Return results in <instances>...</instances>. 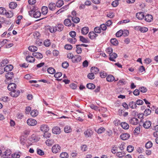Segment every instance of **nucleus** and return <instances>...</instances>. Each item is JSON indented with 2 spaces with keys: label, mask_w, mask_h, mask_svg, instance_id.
<instances>
[{
  "label": "nucleus",
  "mask_w": 158,
  "mask_h": 158,
  "mask_svg": "<svg viewBox=\"0 0 158 158\" xmlns=\"http://www.w3.org/2000/svg\"><path fill=\"white\" fill-rule=\"evenodd\" d=\"M64 28V26L63 24L59 23L55 27H50L49 28V31L52 33H55L57 31H61Z\"/></svg>",
  "instance_id": "obj_1"
},
{
  "label": "nucleus",
  "mask_w": 158,
  "mask_h": 158,
  "mask_svg": "<svg viewBox=\"0 0 158 158\" xmlns=\"http://www.w3.org/2000/svg\"><path fill=\"white\" fill-rule=\"evenodd\" d=\"M111 43L114 45L116 46L118 44V42L115 38H113L110 40Z\"/></svg>",
  "instance_id": "obj_36"
},
{
  "label": "nucleus",
  "mask_w": 158,
  "mask_h": 158,
  "mask_svg": "<svg viewBox=\"0 0 158 158\" xmlns=\"http://www.w3.org/2000/svg\"><path fill=\"white\" fill-rule=\"evenodd\" d=\"M52 132L55 134H59L61 132L60 129L58 127H56L52 129Z\"/></svg>",
  "instance_id": "obj_11"
},
{
  "label": "nucleus",
  "mask_w": 158,
  "mask_h": 158,
  "mask_svg": "<svg viewBox=\"0 0 158 158\" xmlns=\"http://www.w3.org/2000/svg\"><path fill=\"white\" fill-rule=\"evenodd\" d=\"M106 79L108 81L112 82L114 80V77L112 75H109L107 76Z\"/></svg>",
  "instance_id": "obj_30"
},
{
  "label": "nucleus",
  "mask_w": 158,
  "mask_h": 158,
  "mask_svg": "<svg viewBox=\"0 0 158 158\" xmlns=\"http://www.w3.org/2000/svg\"><path fill=\"white\" fill-rule=\"evenodd\" d=\"M89 37L91 40L95 39L98 35L94 32L91 31L89 32L88 34Z\"/></svg>",
  "instance_id": "obj_12"
},
{
  "label": "nucleus",
  "mask_w": 158,
  "mask_h": 158,
  "mask_svg": "<svg viewBox=\"0 0 158 158\" xmlns=\"http://www.w3.org/2000/svg\"><path fill=\"white\" fill-rule=\"evenodd\" d=\"M37 153L40 156H43L44 154V152L42 150L37 148Z\"/></svg>",
  "instance_id": "obj_57"
},
{
  "label": "nucleus",
  "mask_w": 158,
  "mask_h": 158,
  "mask_svg": "<svg viewBox=\"0 0 158 158\" xmlns=\"http://www.w3.org/2000/svg\"><path fill=\"white\" fill-rule=\"evenodd\" d=\"M107 16L110 18H112L114 16V13L112 12H110L107 14Z\"/></svg>",
  "instance_id": "obj_54"
},
{
  "label": "nucleus",
  "mask_w": 158,
  "mask_h": 158,
  "mask_svg": "<svg viewBox=\"0 0 158 158\" xmlns=\"http://www.w3.org/2000/svg\"><path fill=\"white\" fill-rule=\"evenodd\" d=\"M62 66L64 68L66 69L69 66V63L67 62H65L62 63Z\"/></svg>",
  "instance_id": "obj_63"
},
{
  "label": "nucleus",
  "mask_w": 158,
  "mask_h": 158,
  "mask_svg": "<svg viewBox=\"0 0 158 158\" xmlns=\"http://www.w3.org/2000/svg\"><path fill=\"white\" fill-rule=\"evenodd\" d=\"M64 4V2L62 0H59L56 4V6L59 7H61Z\"/></svg>",
  "instance_id": "obj_39"
},
{
  "label": "nucleus",
  "mask_w": 158,
  "mask_h": 158,
  "mask_svg": "<svg viewBox=\"0 0 158 158\" xmlns=\"http://www.w3.org/2000/svg\"><path fill=\"white\" fill-rule=\"evenodd\" d=\"M129 106L132 109H135L137 107L136 102L133 101L130 102L129 103Z\"/></svg>",
  "instance_id": "obj_27"
},
{
  "label": "nucleus",
  "mask_w": 158,
  "mask_h": 158,
  "mask_svg": "<svg viewBox=\"0 0 158 158\" xmlns=\"http://www.w3.org/2000/svg\"><path fill=\"white\" fill-rule=\"evenodd\" d=\"M29 15L31 16H33L35 18H38L41 16V13L38 10H35L32 9L29 12Z\"/></svg>",
  "instance_id": "obj_2"
},
{
  "label": "nucleus",
  "mask_w": 158,
  "mask_h": 158,
  "mask_svg": "<svg viewBox=\"0 0 158 158\" xmlns=\"http://www.w3.org/2000/svg\"><path fill=\"white\" fill-rule=\"evenodd\" d=\"M105 131V128L103 127H101L98 128L96 131L98 134H100L102 133Z\"/></svg>",
  "instance_id": "obj_42"
},
{
  "label": "nucleus",
  "mask_w": 158,
  "mask_h": 158,
  "mask_svg": "<svg viewBox=\"0 0 158 158\" xmlns=\"http://www.w3.org/2000/svg\"><path fill=\"white\" fill-rule=\"evenodd\" d=\"M20 92L19 90H13V91L10 92V95L14 97H17L20 94Z\"/></svg>",
  "instance_id": "obj_5"
},
{
  "label": "nucleus",
  "mask_w": 158,
  "mask_h": 158,
  "mask_svg": "<svg viewBox=\"0 0 158 158\" xmlns=\"http://www.w3.org/2000/svg\"><path fill=\"white\" fill-rule=\"evenodd\" d=\"M40 139V138H38L35 135H32L31 138L30 139V140L32 143H34L37 142Z\"/></svg>",
  "instance_id": "obj_10"
},
{
  "label": "nucleus",
  "mask_w": 158,
  "mask_h": 158,
  "mask_svg": "<svg viewBox=\"0 0 158 158\" xmlns=\"http://www.w3.org/2000/svg\"><path fill=\"white\" fill-rule=\"evenodd\" d=\"M151 113V110L149 109H147L145 110L143 114L145 116H148Z\"/></svg>",
  "instance_id": "obj_52"
},
{
  "label": "nucleus",
  "mask_w": 158,
  "mask_h": 158,
  "mask_svg": "<svg viewBox=\"0 0 158 158\" xmlns=\"http://www.w3.org/2000/svg\"><path fill=\"white\" fill-rule=\"evenodd\" d=\"M8 41L7 40L5 39L3 40L2 41L0 42V47H2L5 44L7 43V42Z\"/></svg>",
  "instance_id": "obj_58"
},
{
  "label": "nucleus",
  "mask_w": 158,
  "mask_h": 158,
  "mask_svg": "<svg viewBox=\"0 0 158 158\" xmlns=\"http://www.w3.org/2000/svg\"><path fill=\"white\" fill-rule=\"evenodd\" d=\"M88 78L91 80L93 79L95 77L94 74L93 73H89L87 75Z\"/></svg>",
  "instance_id": "obj_47"
},
{
  "label": "nucleus",
  "mask_w": 158,
  "mask_h": 158,
  "mask_svg": "<svg viewBox=\"0 0 158 158\" xmlns=\"http://www.w3.org/2000/svg\"><path fill=\"white\" fill-rule=\"evenodd\" d=\"M44 45L46 47H49L50 45V42L49 40H45L44 42Z\"/></svg>",
  "instance_id": "obj_60"
},
{
  "label": "nucleus",
  "mask_w": 158,
  "mask_h": 158,
  "mask_svg": "<svg viewBox=\"0 0 158 158\" xmlns=\"http://www.w3.org/2000/svg\"><path fill=\"white\" fill-rule=\"evenodd\" d=\"M27 124L31 126H34L36 125L37 123V122L36 120L31 118L28 119L27 121Z\"/></svg>",
  "instance_id": "obj_4"
},
{
  "label": "nucleus",
  "mask_w": 158,
  "mask_h": 158,
  "mask_svg": "<svg viewBox=\"0 0 158 158\" xmlns=\"http://www.w3.org/2000/svg\"><path fill=\"white\" fill-rule=\"evenodd\" d=\"M143 126L146 129L148 128L151 126V123L150 121H147L143 122Z\"/></svg>",
  "instance_id": "obj_13"
},
{
  "label": "nucleus",
  "mask_w": 158,
  "mask_h": 158,
  "mask_svg": "<svg viewBox=\"0 0 158 158\" xmlns=\"http://www.w3.org/2000/svg\"><path fill=\"white\" fill-rule=\"evenodd\" d=\"M81 56L80 55L76 56H74L73 59V62H80L81 60Z\"/></svg>",
  "instance_id": "obj_22"
},
{
  "label": "nucleus",
  "mask_w": 158,
  "mask_h": 158,
  "mask_svg": "<svg viewBox=\"0 0 158 158\" xmlns=\"http://www.w3.org/2000/svg\"><path fill=\"white\" fill-rule=\"evenodd\" d=\"M125 155V153L124 152H118L116 154V156H117L119 157V158L121 157L124 156Z\"/></svg>",
  "instance_id": "obj_49"
},
{
  "label": "nucleus",
  "mask_w": 158,
  "mask_h": 158,
  "mask_svg": "<svg viewBox=\"0 0 158 158\" xmlns=\"http://www.w3.org/2000/svg\"><path fill=\"white\" fill-rule=\"evenodd\" d=\"M136 17L139 20L143 19L144 17V13L143 12H138L136 14Z\"/></svg>",
  "instance_id": "obj_7"
},
{
  "label": "nucleus",
  "mask_w": 158,
  "mask_h": 158,
  "mask_svg": "<svg viewBox=\"0 0 158 158\" xmlns=\"http://www.w3.org/2000/svg\"><path fill=\"white\" fill-rule=\"evenodd\" d=\"M26 60L29 62L32 63L35 61V58L31 56H28L26 58Z\"/></svg>",
  "instance_id": "obj_29"
},
{
  "label": "nucleus",
  "mask_w": 158,
  "mask_h": 158,
  "mask_svg": "<svg viewBox=\"0 0 158 158\" xmlns=\"http://www.w3.org/2000/svg\"><path fill=\"white\" fill-rule=\"evenodd\" d=\"M48 72L51 74H53L56 72L55 69L52 67H50L47 69Z\"/></svg>",
  "instance_id": "obj_41"
},
{
  "label": "nucleus",
  "mask_w": 158,
  "mask_h": 158,
  "mask_svg": "<svg viewBox=\"0 0 158 158\" xmlns=\"http://www.w3.org/2000/svg\"><path fill=\"white\" fill-rule=\"evenodd\" d=\"M109 59L110 60L115 61L114 59L117 57V55L115 53H113L109 55Z\"/></svg>",
  "instance_id": "obj_16"
},
{
  "label": "nucleus",
  "mask_w": 158,
  "mask_h": 158,
  "mask_svg": "<svg viewBox=\"0 0 158 158\" xmlns=\"http://www.w3.org/2000/svg\"><path fill=\"white\" fill-rule=\"evenodd\" d=\"M32 55L34 56L39 59H42L43 57L42 54L39 52L33 53Z\"/></svg>",
  "instance_id": "obj_18"
},
{
  "label": "nucleus",
  "mask_w": 158,
  "mask_h": 158,
  "mask_svg": "<svg viewBox=\"0 0 158 158\" xmlns=\"http://www.w3.org/2000/svg\"><path fill=\"white\" fill-rule=\"evenodd\" d=\"M40 130L44 132H47L49 131V128L47 125H43L40 127Z\"/></svg>",
  "instance_id": "obj_9"
},
{
  "label": "nucleus",
  "mask_w": 158,
  "mask_h": 158,
  "mask_svg": "<svg viewBox=\"0 0 158 158\" xmlns=\"http://www.w3.org/2000/svg\"><path fill=\"white\" fill-rule=\"evenodd\" d=\"M153 20V17L152 15L148 14L145 17V20L147 22H150Z\"/></svg>",
  "instance_id": "obj_17"
},
{
  "label": "nucleus",
  "mask_w": 158,
  "mask_h": 158,
  "mask_svg": "<svg viewBox=\"0 0 158 158\" xmlns=\"http://www.w3.org/2000/svg\"><path fill=\"white\" fill-rule=\"evenodd\" d=\"M130 135L128 133H124L121 134L120 135V138L123 140L127 139L130 137Z\"/></svg>",
  "instance_id": "obj_8"
},
{
  "label": "nucleus",
  "mask_w": 158,
  "mask_h": 158,
  "mask_svg": "<svg viewBox=\"0 0 158 158\" xmlns=\"http://www.w3.org/2000/svg\"><path fill=\"white\" fill-rule=\"evenodd\" d=\"M79 38L80 40L82 42L85 43H88V38L86 39L82 36H80Z\"/></svg>",
  "instance_id": "obj_35"
},
{
  "label": "nucleus",
  "mask_w": 158,
  "mask_h": 158,
  "mask_svg": "<svg viewBox=\"0 0 158 158\" xmlns=\"http://www.w3.org/2000/svg\"><path fill=\"white\" fill-rule=\"evenodd\" d=\"M91 72L94 74H97L99 71V69L96 67H92L90 69Z\"/></svg>",
  "instance_id": "obj_24"
},
{
  "label": "nucleus",
  "mask_w": 158,
  "mask_h": 158,
  "mask_svg": "<svg viewBox=\"0 0 158 158\" xmlns=\"http://www.w3.org/2000/svg\"><path fill=\"white\" fill-rule=\"evenodd\" d=\"M13 67L11 64H9L6 66L4 68V71L6 72L11 71L13 69Z\"/></svg>",
  "instance_id": "obj_20"
},
{
  "label": "nucleus",
  "mask_w": 158,
  "mask_h": 158,
  "mask_svg": "<svg viewBox=\"0 0 158 158\" xmlns=\"http://www.w3.org/2000/svg\"><path fill=\"white\" fill-rule=\"evenodd\" d=\"M16 85L14 83H11L8 86V89L9 90H14L16 88Z\"/></svg>",
  "instance_id": "obj_15"
},
{
  "label": "nucleus",
  "mask_w": 158,
  "mask_h": 158,
  "mask_svg": "<svg viewBox=\"0 0 158 158\" xmlns=\"http://www.w3.org/2000/svg\"><path fill=\"white\" fill-rule=\"evenodd\" d=\"M8 63V60L6 59L3 60L0 64V67H2L4 66L6 64Z\"/></svg>",
  "instance_id": "obj_33"
},
{
  "label": "nucleus",
  "mask_w": 158,
  "mask_h": 158,
  "mask_svg": "<svg viewBox=\"0 0 158 158\" xmlns=\"http://www.w3.org/2000/svg\"><path fill=\"white\" fill-rule=\"evenodd\" d=\"M84 134L87 137H90L93 134V132L90 129H88L84 132Z\"/></svg>",
  "instance_id": "obj_19"
},
{
  "label": "nucleus",
  "mask_w": 158,
  "mask_h": 158,
  "mask_svg": "<svg viewBox=\"0 0 158 158\" xmlns=\"http://www.w3.org/2000/svg\"><path fill=\"white\" fill-rule=\"evenodd\" d=\"M60 157L61 158H67L68 157V155L67 153L63 152L60 154Z\"/></svg>",
  "instance_id": "obj_46"
},
{
  "label": "nucleus",
  "mask_w": 158,
  "mask_h": 158,
  "mask_svg": "<svg viewBox=\"0 0 158 158\" xmlns=\"http://www.w3.org/2000/svg\"><path fill=\"white\" fill-rule=\"evenodd\" d=\"M28 48L29 50L31 52H35L38 49L36 47L34 46H30Z\"/></svg>",
  "instance_id": "obj_37"
},
{
  "label": "nucleus",
  "mask_w": 158,
  "mask_h": 158,
  "mask_svg": "<svg viewBox=\"0 0 158 158\" xmlns=\"http://www.w3.org/2000/svg\"><path fill=\"white\" fill-rule=\"evenodd\" d=\"M126 83V82L124 80L122 79V80H120L118 81V84L120 85H123L125 84Z\"/></svg>",
  "instance_id": "obj_56"
},
{
  "label": "nucleus",
  "mask_w": 158,
  "mask_h": 158,
  "mask_svg": "<svg viewBox=\"0 0 158 158\" xmlns=\"http://www.w3.org/2000/svg\"><path fill=\"white\" fill-rule=\"evenodd\" d=\"M136 29H139L142 32H145L148 31V28L146 27H141L140 26H136L135 27Z\"/></svg>",
  "instance_id": "obj_23"
},
{
  "label": "nucleus",
  "mask_w": 158,
  "mask_h": 158,
  "mask_svg": "<svg viewBox=\"0 0 158 158\" xmlns=\"http://www.w3.org/2000/svg\"><path fill=\"white\" fill-rule=\"evenodd\" d=\"M20 156L18 153H14L13 154L11 155V157L12 158H19Z\"/></svg>",
  "instance_id": "obj_64"
},
{
  "label": "nucleus",
  "mask_w": 158,
  "mask_h": 158,
  "mask_svg": "<svg viewBox=\"0 0 158 158\" xmlns=\"http://www.w3.org/2000/svg\"><path fill=\"white\" fill-rule=\"evenodd\" d=\"M70 35L73 38L75 37L76 35V33L74 31H71L69 33Z\"/></svg>",
  "instance_id": "obj_62"
},
{
  "label": "nucleus",
  "mask_w": 158,
  "mask_h": 158,
  "mask_svg": "<svg viewBox=\"0 0 158 158\" xmlns=\"http://www.w3.org/2000/svg\"><path fill=\"white\" fill-rule=\"evenodd\" d=\"M64 48L65 49L68 50H70L73 47L72 45L70 44H67L65 45Z\"/></svg>",
  "instance_id": "obj_61"
},
{
  "label": "nucleus",
  "mask_w": 158,
  "mask_h": 158,
  "mask_svg": "<svg viewBox=\"0 0 158 158\" xmlns=\"http://www.w3.org/2000/svg\"><path fill=\"white\" fill-rule=\"evenodd\" d=\"M86 87L89 89H94L95 88V86L94 84L91 83H89L87 84Z\"/></svg>",
  "instance_id": "obj_38"
},
{
  "label": "nucleus",
  "mask_w": 158,
  "mask_h": 158,
  "mask_svg": "<svg viewBox=\"0 0 158 158\" xmlns=\"http://www.w3.org/2000/svg\"><path fill=\"white\" fill-rule=\"evenodd\" d=\"M133 150L134 147L131 145H129L127 147V151L129 152H131Z\"/></svg>",
  "instance_id": "obj_53"
},
{
  "label": "nucleus",
  "mask_w": 158,
  "mask_h": 158,
  "mask_svg": "<svg viewBox=\"0 0 158 158\" xmlns=\"http://www.w3.org/2000/svg\"><path fill=\"white\" fill-rule=\"evenodd\" d=\"M38 114V112L36 110H32L31 112V116L33 117L36 116Z\"/></svg>",
  "instance_id": "obj_40"
},
{
  "label": "nucleus",
  "mask_w": 158,
  "mask_h": 158,
  "mask_svg": "<svg viewBox=\"0 0 158 158\" xmlns=\"http://www.w3.org/2000/svg\"><path fill=\"white\" fill-rule=\"evenodd\" d=\"M89 29L87 27H83L81 30V32L83 35L87 34L89 32Z\"/></svg>",
  "instance_id": "obj_21"
},
{
  "label": "nucleus",
  "mask_w": 158,
  "mask_h": 158,
  "mask_svg": "<svg viewBox=\"0 0 158 158\" xmlns=\"http://www.w3.org/2000/svg\"><path fill=\"white\" fill-rule=\"evenodd\" d=\"M54 143V141L52 139H48L46 141V143L48 145L50 146Z\"/></svg>",
  "instance_id": "obj_45"
},
{
  "label": "nucleus",
  "mask_w": 158,
  "mask_h": 158,
  "mask_svg": "<svg viewBox=\"0 0 158 158\" xmlns=\"http://www.w3.org/2000/svg\"><path fill=\"white\" fill-rule=\"evenodd\" d=\"M42 13L43 15H46L48 11V8L47 6H44L41 8Z\"/></svg>",
  "instance_id": "obj_31"
},
{
  "label": "nucleus",
  "mask_w": 158,
  "mask_h": 158,
  "mask_svg": "<svg viewBox=\"0 0 158 158\" xmlns=\"http://www.w3.org/2000/svg\"><path fill=\"white\" fill-rule=\"evenodd\" d=\"M94 32L96 33H100L101 32V28L99 27H95L94 29Z\"/></svg>",
  "instance_id": "obj_55"
},
{
  "label": "nucleus",
  "mask_w": 158,
  "mask_h": 158,
  "mask_svg": "<svg viewBox=\"0 0 158 158\" xmlns=\"http://www.w3.org/2000/svg\"><path fill=\"white\" fill-rule=\"evenodd\" d=\"M121 125L123 128L124 129H128L129 127L128 124L125 122L121 123Z\"/></svg>",
  "instance_id": "obj_26"
},
{
  "label": "nucleus",
  "mask_w": 158,
  "mask_h": 158,
  "mask_svg": "<svg viewBox=\"0 0 158 158\" xmlns=\"http://www.w3.org/2000/svg\"><path fill=\"white\" fill-rule=\"evenodd\" d=\"M6 10L4 8L0 7V14L4 15L6 13Z\"/></svg>",
  "instance_id": "obj_59"
},
{
  "label": "nucleus",
  "mask_w": 158,
  "mask_h": 158,
  "mask_svg": "<svg viewBox=\"0 0 158 158\" xmlns=\"http://www.w3.org/2000/svg\"><path fill=\"white\" fill-rule=\"evenodd\" d=\"M123 34V31L120 30L118 31L116 34V36L118 37H121Z\"/></svg>",
  "instance_id": "obj_50"
},
{
  "label": "nucleus",
  "mask_w": 158,
  "mask_h": 158,
  "mask_svg": "<svg viewBox=\"0 0 158 158\" xmlns=\"http://www.w3.org/2000/svg\"><path fill=\"white\" fill-rule=\"evenodd\" d=\"M129 122L132 124L136 125L138 123L139 120L137 118L134 117L131 118L129 120Z\"/></svg>",
  "instance_id": "obj_6"
},
{
  "label": "nucleus",
  "mask_w": 158,
  "mask_h": 158,
  "mask_svg": "<svg viewBox=\"0 0 158 158\" xmlns=\"http://www.w3.org/2000/svg\"><path fill=\"white\" fill-rule=\"evenodd\" d=\"M60 147L58 144L54 145L52 148V150L54 153H56L60 151Z\"/></svg>",
  "instance_id": "obj_3"
},
{
  "label": "nucleus",
  "mask_w": 158,
  "mask_h": 158,
  "mask_svg": "<svg viewBox=\"0 0 158 158\" xmlns=\"http://www.w3.org/2000/svg\"><path fill=\"white\" fill-rule=\"evenodd\" d=\"M5 77L8 80H10L14 77V73L12 72H8L6 74Z\"/></svg>",
  "instance_id": "obj_14"
},
{
  "label": "nucleus",
  "mask_w": 158,
  "mask_h": 158,
  "mask_svg": "<svg viewBox=\"0 0 158 158\" xmlns=\"http://www.w3.org/2000/svg\"><path fill=\"white\" fill-rule=\"evenodd\" d=\"M5 15L7 17L11 18L13 16V13L12 12L10 11L9 12H7L6 11V13H5Z\"/></svg>",
  "instance_id": "obj_44"
},
{
  "label": "nucleus",
  "mask_w": 158,
  "mask_h": 158,
  "mask_svg": "<svg viewBox=\"0 0 158 158\" xmlns=\"http://www.w3.org/2000/svg\"><path fill=\"white\" fill-rule=\"evenodd\" d=\"M56 5L54 3H51L48 6L49 9L51 10H53L55 9Z\"/></svg>",
  "instance_id": "obj_34"
},
{
  "label": "nucleus",
  "mask_w": 158,
  "mask_h": 158,
  "mask_svg": "<svg viewBox=\"0 0 158 158\" xmlns=\"http://www.w3.org/2000/svg\"><path fill=\"white\" fill-rule=\"evenodd\" d=\"M152 145V143L151 141H148L145 144V147L147 148H150Z\"/></svg>",
  "instance_id": "obj_51"
},
{
  "label": "nucleus",
  "mask_w": 158,
  "mask_h": 158,
  "mask_svg": "<svg viewBox=\"0 0 158 158\" xmlns=\"http://www.w3.org/2000/svg\"><path fill=\"white\" fill-rule=\"evenodd\" d=\"M64 24L67 26L69 27L72 25V23L69 19H67L64 21Z\"/></svg>",
  "instance_id": "obj_25"
},
{
  "label": "nucleus",
  "mask_w": 158,
  "mask_h": 158,
  "mask_svg": "<svg viewBox=\"0 0 158 158\" xmlns=\"http://www.w3.org/2000/svg\"><path fill=\"white\" fill-rule=\"evenodd\" d=\"M79 46H80L79 44L77 45L76 46V48H77L76 52L78 54H80L82 52L81 48L79 47Z\"/></svg>",
  "instance_id": "obj_48"
},
{
  "label": "nucleus",
  "mask_w": 158,
  "mask_h": 158,
  "mask_svg": "<svg viewBox=\"0 0 158 158\" xmlns=\"http://www.w3.org/2000/svg\"><path fill=\"white\" fill-rule=\"evenodd\" d=\"M64 132L66 133H69L72 131V130L70 127L66 126L64 128Z\"/></svg>",
  "instance_id": "obj_32"
},
{
  "label": "nucleus",
  "mask_w": 158,
  "mask_h": 158,
  "mask_svg": "<svg viewBox=\"0 0 158 158\" xmlns=\"http://www.w3.org/2000/svg\"><path fill=\"white\" fill-rule=\"evenodd\" d=\"M68 17H71L72 18V20L73 22L75 23H78L80 21V19L76 16L72 17L69 16Z\"/></svg>",
  "instance_id": "obj_28"
},
{
  "label": "nucleus",
  "mask_w": 158,
  "mask_h": 158,
  "mask_svg": "<svg viewBox=\"0 0 158 158\" xmlns=\"http://www.w3.org/2000/svg\"><path fill=\"white\" fill-rule=\"evenodd\" d=\"M9 6L10 8L14 9L17 6V4L14 2H11L9 4Z\"/></svg>",
  "instance_id": "obj_43"
}]
</instances>
